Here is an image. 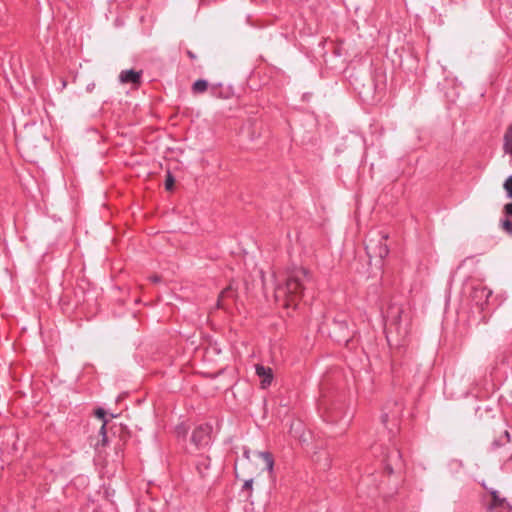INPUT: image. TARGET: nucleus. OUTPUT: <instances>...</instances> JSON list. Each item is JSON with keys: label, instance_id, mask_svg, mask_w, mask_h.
Returning a JSON list of instances; mask_svg holds the SVG:
<instances>
[{"label": "nucleus", "instance_id": "21", "mask_svg": "<svg viewBox=\"0 0 512 512\" xmlns=\"http://www.w3.org/2000/svg\"><path fill=\"white\" fill-rule=\"evenodd\" d=\"M189 57L193 58L194 55L191 52H188Z\"/></svg>", "mask_w": 512, "mask_h": 512}, {"label": "nucleus", "instance_id": "18", "mask_svg": "<svg viewBox=\"0 0 512 512\" xmlns=\"http://www.w3.org/2000/svg\"><path fill=\"white\" fill-rule=\"evenodd\" d=\"M505 212L508 216L512 217V203H508L505 206Z\"/></svg>", "mask_w": 512, "mask_h": 512}, {"label": "nucleus", "instance_id": "5", "mask_svg": "<svg viewBox=\"0 0 512 512\" xmlns=\"http://www.w3.org/2000/svg\"><path fill=\"white\" fill-rule=\"evenodd\" d=\"M256 375L260 379V386L262 389L268 388L273 381V371L270 367L263 366L261 364L255 365Z\"/></svg>", "mask_w": 512, "mask_h": 512}, {"label": "nucleus", "instance_id": "4", "mask_svg": "<svg viewBox=\"0 0 512 512\" xmlns=\"http://www.w3.org/2000/svg\"><path fill=\"white\" fill-rule=\"evenodd\" d=\"M489 497L488 512H512V506L500 498L496 491L490 492Z\"/></svg>", "mask_w": 512, "mask_h": 512}, {"label": "nucleus", "instance_id": "17", "mask_svg": "<svg viewBox=\"0 0 512 512\" xmlns=\"http://www.w3.org/2000/svg\"><path fill=\"white\" fill-rule=\"evenodd\" d=\"M503 228H504L507 232H509L510 234H512V223H511V221H509V220H505V221L503 222Z\"/></svg>", "mask_w": 512, "mask_h": 512}, {"label": "nucleus", "instance_id": "1", "mask_svg": "<svg viewBox=\"0 0 512 512\" xmlns=\"http://www.w3.org/2000/svg\"><path fill=\"white\" fill-rule=\"evenodd\" d=\"M309 278V272L304 268H297L289 272L283 283L275 287V301L285 309H295L300 303L304 293V282Z\"/></svg>", "mask_w": 512, "mask_h": 512}, {"label": "nucleus", "instance_id": "2", "mask_svg": "<svg viewBox=\"0 0 512 512\" xmlns=\"http://www.w3.org/2000/svg\"><path fill=\"white\" fill-rule=\"evenodd\" d=\"M212 427L209 424H200L192 432L191 443L197 450L206 449L211 442Z\"/></svg>", "mask_w": 512, "mask_h": 512}, {"label": "nucleus", "instance_id": "13", "mask_svg": "<svg viewBox=\"0 0 512 512\" xmlns=\"http://www.w3.org/2000/svg\"><path fill=\"white\" fill-rule=\"evenodd\" d=\"M207 88H208L207 81L200 79V80H197L193 84L192 91L194 93H203V92H205L207 90Z\"/></svg>", "mask_w": 512, "mask_h": 512}, {"label": "nucleus", "instance_id": "7", "mask_svg": "<svg viewBox=\"0 0 512 512\" xmlns=\"http://www.w3.org/2000/svg\"><path fill=\"white\" fill-rule=\"evenodd\" d=\"M141 71H135V70H124L120 73L119 79L121 83H132L135 85H139L141 81Z\"/></svg>", "mask_w": 512, "mask_h": 512}, {"label": "nucleus", "instance_id": "14", "mask_svg": "<svg viewBox=\"0 0 512 512\" xmlns=\"http://www.w3.org/2000/svg\"><path fill=\"white\" fill-rule=\"evenodd\" d=\"M189 425L187 423H181L175 428L177 437H185L188 433Z\"/></svg>", "mask_w": 512, "mask_h": 512}, {"label": "nucleus", "instance_id": "6", "mask_svg": "<svg viewBox=\"0 0 512 512\" xmlns=\"http://www.w3.org/2000/svg\"><path fill=\"white\" fill-rule=\"evenodd\" d=\"M492 295V291L483 285L475 286L472 292V299L477 305L483 306L487 303L489 297Z\"/></svg>", "mask_w": 512, "mask_h": 512}, {"label": "nucleus", "instance_id": "15", "mask_svg": "<svg viewBox=\"0 0 512 512\" xmlns=\"http://www.w3.org/2000/svg\"><path fill=\"white\" fill-rule=\"evenodd\" d=\"M504 189L506 190L508 197L512 199V176L508 177L505 181Z\"/></svg>", "mask_w": 512, "mask_h": 512}, {"label": "nucleus", "instance_id": "3", "mask_svg": "<svg viewBox=\"0 0 512 512\" xmlns=\"http://www.w3.org/2000/svg\"><path fill=\"white\" fill-rule=\"evenodd\" d=\"M373 450L375 455L380 457L381 461L385 463L386 468L389 471H392L393 466L397 465V463L400 461L401 455L396 447L383 448L381 446H375L373 447Z\"/></svg>", "mask_w": 512, "mask_h": 512}, {"label": "nucleus", "instance_id": "12", "mask_svg": "<svg viewBox=\"0 0 512 512\" xmlns=\"http://www.w3.org/2000/svg\"><path fill=\"white\" fill-rule=\"evenodd\" d=\"M504 149L506 153L512 155V124L509 126L504 136Z\"/></svg>", "mask_w": 512, "mask_h": 512}, {"label": "nucleus", "instance_id": "10", "mask_svg": "<svg viewBox=\"0 0 512 512\" xmlns=\"http://www.w3.org/2000/svg\"><path fill=\"white\" fill-rule=\"evenodd\" d=\"M95 415H96V417H98L99 419H101L103 421V424L100 429V433L103 436V442H105L106 441V425L108 423V421L105 419L106 412L104 409L98 408L95 410Z\"/></svg>", "mask_w": 512, "mask_h": 512}, {"label": "nucleus", "instance_id": "9", "mask_svg": "<svg viewBox=\"0 0 512 512\" xmlns=\"http://www.w3.org/2000/svg\"><path fill=\"white\" fill-rule=\"evenodd\" d=\"M318 406H319V410L322 412L323 417L325 418L326 421L334 422L337 420L336 417L330 415L329 408L327 406L325 399H320Z\"/></svg>", "mask_w": 512, "mask_h": 512}, {"label": "nucleus", "instance_id": "11", "mask_svg": "<svg viewBox=\"0 0 512 512\" xmlns=\"http://www.w3.org/2000/svg\"><path fill=\"white\" fill-rule=\"evenodd\" d=\"M210 467V458L208 456H201L196 464L198 472L203 475Z\"/></svg>", "mask_w": 512, "mask_h": 512}, {"label": "nucleus", "instance_id": "8", "mask_svg": "<svg viewBox=\"0 0 512 512\" xmlns=\"http://www.w3.org/2000/svg\"><path fill=\"white\" fill-rule=\"evenodd\" d=\"M258 456L263 459L266 464V469L270 475L274 473V458L273 455L268 451L258 452Z\"/></svg>", "mask_w": 512, "mask_h": 512}, {"label": "nucleus", "instance_id": "16", "mask_svg": "<svg viewBox=\"0 0 512 512\" xmlns=\"http://www.w3.org/2000/svg\"><path fill=\"white\" fill-rule=\"evenodd\" d=\"M173 185H174V179H173V177L169 174V175L167 176V179H166V182H165V187H166V189H167V190H170V189H172Z\"/></svg>", "mask_w": 512, "mask_h": 512}, {"label": "nucleus", "instance_id": "20", "mask_svg": "<svg viewBox=\"0 0 512 512\" xmlns=\"http://www.w3.org/2000/svg\"><path fill=\"white\" fill-rule=\"evenodd\" d=\"M227 293H230V291H223V292L221 293V296H220V297H221V299H222V298H223Z\"/></svg>", "mask_w": 512, "mask_h": 512}, {"label": "nucleus", "instance_id": "19", "mask_svg": "<svg viewBox=\"0 0 512 512\" xmlns=\"http://www.w3.org/2000/svg\"><path fill=\"white\" fill-rule=\"evenodd\" d=\"M252 484H253V480L249 479V480L245 481L243 487H244V489H251L252 488Z\"/></svg>", "mask_w": 512, "mask_h": 512}]
</instances>
